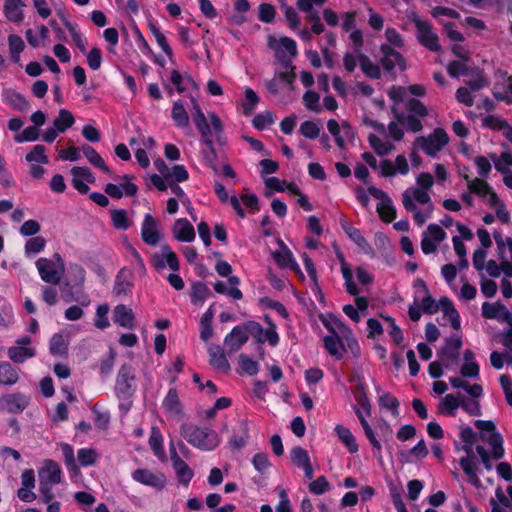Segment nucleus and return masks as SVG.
<instances>
[{
	"label": "nucleus",
	"instance_id": "obj_40",
	"mask_svg": "<svg viewBox=\"0 0 512 512\" xmlns=\"http://www.w3.org/2000/svg\"><path fill=\"white\" fill-rule=\"evenodd\" d=\"M341 271L343 278L345 280V287L347 292L352 296H357L359 293V289L353 281L352 270L349 265L344 261V258H341Z\"/></svg>",
	"mask_w": 512,
	"mask_h": 512
},
{
	"label": "nucleus",
	"instance_id": "obj_2",
	"mask_svg": "<svg viewBox=\"0 0 512 512\" xmlns=\"http://www.w3.org/2000/svg\"><path fill=\"white\" fill-rule=\"evenodd\" d=\"M460 437L465 443H467V445L463 447L464 451L467 453V456L462 457L459 461V464L463 471L465 472V474L467 475L468 481L472 485L478 487L480 486L481 481L477 474L478 468L471 447V444L475 441V432L472 430L471 427L463 426L460 429Z\"/></svg>",
	"mask_w": 512,
	"mask_h": 512
},
{
	"label": "nucleus",
	"instance_id": "obj_18",
	"mask_svg": "<svg viewBox=\"0 0 512 512\" xmlns=\"http://www.w3.org/2000/svg\"><path fill=\"white\" fill-rule=\"evenodd\" d=\"M174 237L181 242H191L195 239V230L185 218L177 219L172 229Z\"/></svg>",
	"mask_w": 512,
	"mask_h": 512
},
{
	"label": "nucleus",
	"instance_id": "obj_42",
	"mask_svg": "<svg viewBox=\"0 0 512 512\" xmlns=\"http://www.w3.org/2000/svg\"><path fill=\"white\" fill-rule=\"evenodd\" d=\"M396 119L411 132L416 133L421 131L423 128L421 121L413 114L404 115L396 113Z\"/></svg>",
	"mask_w": 512,
	"mask_h": 512
},
{
	"label": "nucleus",
	"instance_id": "obj_45",
	"mask_svg": "<svg viewBox=\"0 0 512 512\" xmlns=\"http://www.w3.org/2000/svg\"><path fill=\"white\" fill-rule=\"evenodd\" d=\"M467 181L468 188L470 192L477 194L478 196L484 197L488 195L491 188L488 183L482 179H474L471 180L467 175L464 176Z\"/></svg>",
	"mask_w": 512,
	"mask_h": 512
},
{
	"label": "nucleus",
	"instance_id": "obj_52",
	"mask_svg": "<svg viewBox=\"0 0 512 512\" xmlns=\"http://www.w3.org/2000/svg\"><path fill=\"white\" fill-rule=\"evenodd\" d=\"M46 241L42 236H35L30 238L25 244V254L31 255L42 251L45 247Z\"/></svg>",
	"mask_w": 512,
	"mask_h": 512
},
{
	"label": "nucleus",
	"instance_id": "obj_46",
	"mask_svg": "<svg viewBox=\"0 0 512 512\" xmlns=\"http://www.w3.org/2000/svg\"><path fill=\"white\" fill-rule=\"evenodd\" d=\"M61 298L66 303H70V302L76 301V302H79L82 306H87L90 303V301H89L87 296L80 297V296L74 295V293L72 292V286L68 282H66L61 287Z\"/></svg>",
	"mask_w": 512,
	"mask_h": 512
},
{
	"label": "nucleus",
	"instance_id": "obj_4",
	"mask_svg": "<svg viewBox=\"0 0 512 512\" xmlns=\"http://www.w3.org/2000/svg\"><path fill=\"white\" fill-rule=\"evenodd\" d=\"M411 20L416 27V37L419 43L432 52H439L441 50L439 37L434 32L431 23L421 19L416 14L412 15Z\"/></svg>",
	"mask_w": 512,
	"mask_h": 512
},
{
	"label": "nucleus",
	"instance_id": "obj_23",
	"mask_svg": "<svg viewBox=\"0 0 512 512\" xmlns=\"http://www.w3.org/2000/svg\"><path fill=\"white\" fill-rule=\"evenodd\" d=\"M208 352L210 356V364L214 368L221 371H228L230 369V364L225 353L219 345H210Z\"/></svg>",
	"mask_w": 512,
	"mask_h": 512
},
{
	"label": "nucleus",
	"instance_id": "obj_28",
	"mask_svg": "<svg viewBox=\"0 0 512 512\" xmlns=\"http://www.w3.org/2000/svg\"><path fill=\"white\" fill-rule=\"evenodd\" d=\"M438 306L442 309L445 316L448 317L451 326L454 329L460 328V316L458 311L455 309L452 301L447 297H442L439 300Z\"/></svg>",
	"mask_w": 512,
	"mask_h": 512
},
{
	"label": "nucleus",
	"instance_id": "obj_7",
	"mask_svg": "<svg viewBox=\"0 0 512 512\" xmlns=\"http://www.w3.org/2000/svg\"><path fill=\"white\" fill-rule=\"evenodd\" d=\"M449 141V137L444 129L437 128L427 138H417V144L420 148L429 156H436L437 152L440 151Z\"/></svg>",
	"mask_w": 512,
	"mask_h": 512
},
{
	"label": "nucleus",
	"instance_id": "obj_39",
	"mask_svg": "<svg viewBox=\"0 0 512 512\" xmlns=\"http://www.w3.org/2000/svg\"><path fill=\"white\" fill-rule=\"evenodd\" d=\"M239 435H233L230 439V445L236 449H241L246 445V441L249 437V427L245 420L239 422L238 425Z\"/></svg>",
	"mask_w": 512,
	"mask_h": 512
},
{
	"label": "nucleus",
	"instance_id": "obj_3",
	"mask_svg": "<svg viewBox=\"0 0 512 512\" xmlns=\"http://www.w3.org/2000/svg\"><path fill=\"white\" fill-rule=\"evenodd\" d=\"M268 46L274 50L275 58L283 69L291 68L292 59L297 55V45L293 39L281 37L277 41L275 37L269 36Z\"/></svg>",
	"mask_w": 512,
	"mask_h": 512
},
{
	"label": "nucleus",
	"instance_id": "obj_24",
	"mask_svg": "<svg viewBox=\"0 0 512 512\" xmlns=\"http://www.w3.org/2000/svg\"><path fill=\"white\" fill-rule=\"evenodd\" d=\"M343 337L325 336L324 347L328 353L335 357L337 360L343 358V354L346 351L345 345L342 340Z\"/></svg>",
	"mask_w": 512,
	"mask_h": 512
},
{
	"label": "nucleus",
	"instance_id": "obj_38",
	"mask_svg": "<svg viewBox=\"0 0 512 512\" xmlns=\"http://www.w3.org/2000/svg\"><path fill=\"white\" fill-rule=\"evenodd\" d=\"M370 146L375 150L379 156H386L395 149V146L390 142L382 141L377 135L370 134L368 137Z\"/></svg>",
	"mask_w": 512,
	"mask_h": 512
},
{
	"label": "nucleus",
	"instance_id": "obj_47",
	"mask_svg": "<svg viewBox=\"0 0 512 512\" xmlns=\"http://www.w3.org/2000/svg\"><path fill=\"white\" fill-rule=\"evenodd\" d=\"M354 397L361 408L366 412L367 415L371 414V404L368 399V396L365 392V388L363 383H359L354 390Z\"/></svg>",
	"mask_w": 512,
	"mask_h": 512
},
{
	"label": "nucleus",
	"instance_id": "obj_13",
	"mask_svg": "<svg viewBox=\"0 0 512 512\" xmlns=\"http://www.w3.org/2000/svg\"><path fill=\"white\" fill-rule=\"evenodd\" d=\"M132 478L144 485L151 486L156 489H163L166 485V477L163 473H154L147 469H137L132 473Z\"/></svg>",
	"mask_w": 512,
	"mask_h": 512
},
{
	"label": "nucleus",
	"instance_id": "obj_5",
	"mask_svg": "<svg viewBox=\"0 0 512 512\" xmlns=\"http://www.w3.org/2000/svg\"><path fill=\"white\" fill-rule=\"evenodd\" d=\"M115 391L120 399H128L135 393V373L130 365L121 366L116 379Z\"/></svg>",
	"mask_w": 512,
	"mask_h": 512
},
{
	"label": "nucleus",
	"instance_id": "obj_16",
	"mask_svg": "<svg viewBox=\"0 0 512 512\" xmlns=\"http://www.w3.org/2000/svg\"><path fill=\"white\" fill-rule=\"evenodd\" d=\"M282 250H276L272 253L274 260L281 268H290L297 274L302 275L301 269L294 259L292 252L287 248V246L279 241Z\"/></svg>",
	"mask_w": 512,
	"mask_h": 512
},
{
	"label": "nucleus",
	"instance_id": "obj_33",
	"mask_svg": "<svg viewBox=\"0 0 512 512\" xmlns=\"http://www.w3.org/2000/svg\"><path fill=\"white\" fill-rule=\"evenodd\" d=\"M49 349L52 355L65 357L68 352V341L64 335L56 333L51 337Z\"/></svg>",
	"mask_w": 512,
	"mask_h": 512
},
{
	"label": "nucleus",
	"instance_id": "obj_12",
	"mask_svg": "<svg viewBox=\"0 0 512 512\" xmlns=\"http://www.w3.org/2000/svg\"><path fill=\"white\" fill-rule=\"evenodd\" d=\"M481 311L486 319H497L508 325L512 324V313L501 302H484Z\"/></svg>",
	"mask_w": 512,
	"mask_h": 512
},
{
	"label": "nucleus",
	"instance_id": "obj_60",
	"mask_svg": "<svg viewBox=\"0 0 512 512\" xmlns=\"http://www.w3.org/2000/svg\"><path fill=\"white\" fill-rule=\"evenodd\" d=\"M330 489V484L325 476H320L309 484V491L321 495Z\"/></svg>",
	"mask_w": 512,
	"mask_h": 512
},
{
	"label": "nucleus",
	"instance_id": "obj_49",
	"mask_svg": "<svg viewBox=\"0 0 512 512\" xmlns=\"http://www.w3.org/2000/svg\"><path fill=\"white\" fill-rule=\"evenodd\" d=\"M320 126L313 121H304L300 125L299 132L308 139H316L320 136Z\"/></svg>",
	"mask_w": 512,
	"mask_h": 512
},
{
	"label": "nucleus",
	"instance_id": "obj_61",
	"mask_svg": "<svg viewBox=\"0 0 512 512\" xmlns=\"http://www.w3.org/2000/svg\"><path fill=\"white\" fill-rule=\"evenodd\" d=\"M162 251L164 252L166 265H168L171 270L178 271L180 269V262L177 254L173 252L168 245H163Z\"/></svg>",
	"mask_w": 512,
	"mask_h": 512
},
{
	"label": "nucleus",
	"instance_id": "obj_30",
	"mask_svg": "<svg viewBox=\"0 0 512 512\" xmlns=\"http://www.w3.org/2000/svg\"><path fill=\"white\" fill-rule=\"evenodd\" d=\"M83 154L88 159V161L95 167L101 169L104 173L112 176V172L109 167L105 164L103 158L98 154V152L90 145H83L81 148Z\"/></svg>",
	"mask_w": 512,
	"mask_h": 512
},
{
	"label": "nucleus",
	"instance_id": "obj_63",
	"mask_svg": "<svg viewBox=\"0 0 512 512\" xmlns=\"http://www.w3.org/2000/svg\"><path fill=\"white\" fill-rule=\"evenodd\" d=\"M379 404L381 407L391 410L393 414H398L399 401L390 393L381 395Z\"/></svg>",
	"mask_w": 512,
	"mask_h": 512
},
{
	"label": "nucleus",
	"instance_id": "obj_34",
	"mask_svg": "<svg viewBox=\"0 0 512 512\" xmlns=\"http://www.w3.org/2000/svg\"><path fill=\"white\" fill-rule=\"evenodd\" d=\"M461 396L456 397L453 394H447L439 404V412L450 416L456 415V410L460 407Z\"/></svg>",
	"mask_w": 512,
	"mask_h": 512
},
{
	"label": "nucleus",
	"instance_id": "obj_25",
	"mask_svg": "<svg viewBox=\"0 0 512 512\" xmlns=\"http://www.w3.org/2000/svg\"><path fill=\"white\" fill-rule=\"evenodd\" d=\"M334 431L338 439L346 446L350 453H356L358 451L356 439L347 427L337 424Z\"/></svg>",
	"mask_w": 512,
	"mask_h": 512
},
{
	"label": "nucleus",
	"instance_id": "obj_31",
	"mask_svg": "<svg viewBox=\"0 0 512 512\" xmlns=\"http://www.w3.org/2000/svg\"><path fill=\"white\" fill-rule=\"evenodd\" d=\"M8 357L14 363H23L26 359L36 355V350L32 347L12 346L8 348Z\"/></svg>",
	"mask_w": 512,
	"mask_h": 512
},
{
	"label": "nucleus",
	"instance_id": "obj_53",
	"mask_svg": "<svg viewBox=\"0 0 512 512\" xmlns=\"http://www.w3.org/2000/svg\"><path fill=\"white\" fill-rule=\"evenodd\" d=\"M46 148L43 145H35L30 153L26 155L28 162H38L41 164H47L49 162L48 157L45 155Z\"/></svg>",
	"mask_w": 512,
	"mask_h": 512
},
{
	"label": "nucleus",
	"instance_id": "obj_59",
	"mask_svg": "<svg viewBox=\"0 0 512 512\" xmlns=\"http://www.w3.org/2000/svg\"><path fill=\"white\" fill-rule=\"evenodd\" d=\"M189 178L188 171L184 167V165H175L167 175H165V179L168 181L170 179H174L176 182H183Z\"/></svg>",
	"mask_w": 512,
	"mask_h": 512
},
{
	"label": "nucleus",
	"instance_id": "obj_26",
	"mask_svg": "<svg viewBox=\"0 0 512 512\" xmlns=\"http://www.w3.org/2000/svg\"><path fill=\"white\" fill-rule=\"evenodd\" d=\"M163 407L171 415L179 416L182 414V404L175 388L169 389L163 400Z\"/></svg>",
	"mask_w": 512,
	"mask_h": 512
},
{
	"label": "nucleus",
	"instance_id": "obj_32",
	"mask_svg": "<svg viewBox=\"0 0 512 512\" xmlns=\"http://www.w3.org/2000/svg\"><path fill=\"white\" fill-rule=\"evenodd\" d=\"M358 61L362 72L367 77L372 79H379L381 77L380 67L373 63L366 54L359 53Z\"/></svg>",
	"mask_w": 512,
	"mask_h": 512
},
{
	"label": "nucleus",
	"instance_id": "obj_51",
	"mask_svg": "<svg viewBox=\"0 0 512 512\" xmlns=\"http://www.w3.org/2000/svg\"><path fill=\"white\" fill-rule=\"evenodd\" d=\"M202 155L205 163L214 171L215 174H218L219 170L216 165L217 154L213 143L205 145V148L202 149Z\"/></svg>",
	"mask_w": 512,
	"mask_h": 512
},
{
	"label": "nucleus",
	"instance_id": "obj_35",
	"mask_svg": "<svg viewBox=\"0 0 512 512\" xmlns=\"http://www.w3.org/2000/svg\"><path fill=\"white\" fill-rule=\"evenodd\" d=\"M341 227L349 236V238L360 248L365 249L368 246L367 240L362 236L359 229L355 228L350 222L345 219L341 220Z\"/></svg>",
	"mask_w": 512,
	"mask_h": 512
},
{
	"label": "nucleus",
	"instance_id": "obj_29",
	"mask_svg": "<svg viewBox=\"0 0 512 512\" xmlns=\"http://www.w3.org/2000/svg\"><path fill=\"white\" fill-rule=\"evenodd\" d=\"M5 407L10 413H20L28 406V398L23 394L8 395L4 399Z\"/></svg>",
	"mask_w": 512,
	"mask_h": 512
},
{
	"label": "nucleus",
	"instance_id": "obj_55",
	"mask_svg": "<svg viewBox=\"0 0 512 512\" xmlns=\"http://www.w3.org/2000/svg\"><path fill=\"white\" fill-rule=\"evenodd\" d=\"M320 95L314 91H307L303 95V101L306 108L313 112H320L321 106L319 105Z\"/></svg>",
	"mask_w": 512,
	"mask_h": 512
},
{
	"label": "nucleus",
	"instance_id": "obj_37",
	"mask_svg": "<svg viewBox=\"0 0 512 512\" xmlns=\"http://www.w3.org/2000/svg\"><path fill=\"white\" fill-rule=\"evenodd\" d=\"M75 120L72 113L66 109H61L58 116L54 119L53 125L58 132H65L67 129L73 126Z\"/></svg>",
	"mask_w": 512,
	"mask_h": 512
},
{
	"label": "nucleus",
	"instance_id": "obj_62",
	"mask_svg": "<svg viewBox=\"0 0 512 512\" xmlns=\"http://www.w3.org/2000/svg\"><path fill=\"white\" fill-rule=\"evenodd\" d=\"M275 8L271 4L262 3L259 5L258 17L264 23H271L275 18Z\"/></svg>",
	"mask_w": 512,
	"mask_h": 512
},
{
	"label": "nucleus",
	"instance_id": "obj_9",
	"mask_svg": "<svg viewBox=\"0 0 512 512\" xmlns=\"http://www.w3.org/2000/svg\"><path fill=\"white\" fill-rule=\"evenodd\" d=\"M170 459L172 462L173 469L176 473L177 479L179 483L184 486H188L192 478L194 477L193 470L188 466V464L178 455L176 448L171 445L170 449Z\"/></svg>",
	"mask_w": 512,
	"mask_h": 512
},
{
	"label": "nucleus",
	"instance_id": "obj_27",
	"mask_svg": "<svg viewBox=\"0 0 512 512\" xmlns=\"http://www.w3.org/2000/svg\"><path fill=\"white\" fill-rule=\"evenodd\" d=\"M19 379V369L9 362H0V385H14Z\"/></svg>",
	"mask_w": 512,
	"mask_h": 512
},
{
	"label": "nucleus",
	"instance_id": "obj_64",
	"mask_svg": "<svg viewBox=\"0 0 512 512\" xmlns=\"http://www.w3.org/2000/svg\"><path fill=\"white\" fill-rule=\"evenodd\" d=\"M407 109L415 116L426 117L428 110L425 105L418 99L411 98L407 103Z\"/></svg>",
	"mask_w": 512,
	"mask_h": 512
},
{
	"label": "nucleus",
	"instance_id": "obj_19",
	"mask_svg": "<svg viewBox=\"0 0 512 512\" xmlns=\"http://www.w3.org/2000/svg\"><path fill=\"white\" fill-rule=\"evenodd\" d=\"M248 334L243 326H235L225 337L224 343L231 351H238L248 340Z\"/></svg>",
	"mask_w": 512,
	"mask_h": 512
},
{
	"label": "nucleus",
	"instance_id": "obj_17",
	"mask_svg": "<svg viewBox=\"0 0 512 512\" xmlns=\"http://www.w3.org/2000/svg\"><path fill=\"white\" fill-rule=\"evenodd\" d=\"M290 457H291L292 462L296 466H298L304 470L306 478H308V479L313 478L314 470H313L312 464L310 462V457L308 455V452L304 448H302L300 446H296V447L292 448V450L290 452Z\"/></svg>",
	"mask_w": 512,
	"mask_h": 512
},
{
	"label": "nucleus",
	"instance_id": "obj_41",
	"mask_svg": "<svg viewBox=\"0 0 512 512\" xmlns=\"http://www.w3.org/2000/svg\"><path fill=\"white\" fill-rule=\"evenodd\" d=\"M341 271L343 278L345 280V287L347 292L352 296H357L359 293V289L353 281L352 270L349 265L344 261V258H341Z\"/></svg>",
	"mask_w": 512,
	"mask_h": 512
},
{
	"label": "nucleus",
	"instance_id": "obj_6",
	"mask_svg": "<svg viewBox=\"0 0 512 512\" xmlns=\"http://www.w3.org/2000/svg\"><path fill=\"white\" fill-rule=\"evenodd\" d=\"M326 329L332 334L331 336L343 337L347 340V345L354 356L358 357L360 354V347L357 341L351 337V330L336 317L330 316L329 319L323 320Z\"/></svg>",
	"mask_w": 512,
	"mask_h": 512
},
{
	"label": "nucleus",
	"instance_id": "obj_10",
	"mask_svg": "<svg viewBox=\"0 0 512 512\" xmlns=\"http://www.w3.org/2000/svg\"><path fill=\"white\" fill-rule=\"evenodd\" d=\"M380 51L382 53L380 62L386 71L391 72L395 67H398L401 71L406 69L404 57L390 45L382 44Z\"/></svg>",
	"mask_w": 512,
	"mask_h": 512
},
{
	"label": "nucleus",
	"instance_id": "obj_50",
	"mask_svg": "<svg viewBox=\"0 0 512 512\" xmlns=\"http://www.w3.org/2000/svg\"><path fill=\"white\" fill-rule=\"evenodd\" d=\"M113 225L116 229L126 230L130 226L127 213L122 209H115L111 212Z\"/></svg>",
	"mask_w": 512,
	"mask_h": 512
},
{
	"label": "nucleus",
	"instance_id": "obj_44",
	"mask_svg": "<svg viewBox=\"0 0 512 512\" xmlns=\"http://www.w3.org/2000/svg\"><path fill=\"white\" fill-rule=\"evenodd\" d=\"M377 212L385 222H392L396 218V209L390 197L377 205Z\"/></svg>",
	"mask_w": 512,
	"mask_h": 512
},
{
	"label": "nucleus",
	"instance_id": "obj_57",
	"mask_svg": "<svg viewBox=\"0 0 512 512\" xmlns=\"http://www.w3.org/2000/svg\"><path fill=\"white\" fill-rule=\"evenodd\" d=\"M108 312L109 306L107 304H102L97 307L96 319L94 323L97 328L105 329L110 325L107 317Z\"/></svg>",
	"mask_w": 512,
	"mask_h": 512
},
{
	"label": "nucleus",
	"instance_id": "obj_36",
	"mask_svg": "<svg viewBox=\"0 0 512 512\" xmlns=\"http://www.w3.org/2000/svg\"><path fill=\"white\" fill-rule=\"evenodd\" d=\"M171 117L177 127L186 128L189 126V116L181 102L177 101L174 103Z\"/></svg>",
	"mask_w": 512,
	"mask_h": 512
},
{
	"label": "nucleus",
	"instance_id": "obj_15",
	"mask_svg": "<svg viewBox=\"0 0 512 512\" xmlns=\"http://www.w3.org/2000/svg\"><path fill=\"white\" fill-rule=\"evenodd\" d=\"M141 235L143 241L151 246L157 245L160 240V232L158 230V224L156 219L146 214L142 223Z\"/></svg>",
	"mask_w": 512,
	"mask_h": 512
},
{
	"label": "nucleus",
	"instance_id": "obj_43",
	"mask_svg": "<svg viewBox=\"0 0 512 512\" xmlns=\"http://www.w3.org/2000/svg\"><path fill=\"white\" fill-rule=\"evenodd\" d=\"M8 44L12 61L18 63L20 60V53L25 48L24 41L20 36L12 34L8 37Z\"/></svg>",
	"mask_w": 512,
	"mask_h": 512
},
{
	"label": "nucleus",
	"instance_id": "obj_20",
	"mask_svg": "<svg viewBox=\"0 0 512 512\" xmlns=\"http://www.w3.org/2000/svg\"><path fill=\"white\" fill-rule=\"evenodd\" d=\"M113 320L116 324L126 329L134 328L135 316L131 308L124 304H119L114 308Z\"/></svg>",
	"mask_w": 512,
	"mask_h": 512
},
{
	"label": "nucleus",
	"instance_id": "obj_14",
	"mask_svg": "<svg viewBox=\"0 0 512 512\" xmlns=\"http://www.w3.org/2000/svg\"><path fill=\"white\" fill-rule=\"evenodd\" d=\"M133 274L130 270L122 268L115 277L113 293L116 297H127L133 288Z\"/></svg>",
	"mask_w": 512,
	"mask_h": 512
},
{
	"label": "nucleus",
	"instance_id": "obj_48",
	"mask_svg": "<svg viewBox=\"0 0 512 512\" xmlns=\"http://www.w3.org/2000/svg\"><path fill=\"white\" fill-rule=\"evenodd\" d=\"M210 294L211 291L205 283L197 282L193 284L191 298L194 303L203 302Z\"/></svg>",
	"mask_w": 512,
	"mask_h": 512
},
{
	"label": "nucleus",
	"instance_id": "obj_54",
	"mask_svg": "<svg viewBox=\"0 0 512 512\" xmlns=\"http://www.w3.org/2000/svg\"><path fill=\"white\" fill-rule=\"evenodd\" d=\"M77 458L82 466H90L95 463L97 452L92 448H82L78 450Z\"/></svg>",
	"mask_w": 512,
	"mask_h": 512
},
{
	"label": "nucleus",
	"instance_id": "obj_1",
	"mask_svg": "<svg viewBox=\"0 0 512 512\" xmlns=\"http://www.w3.org/2000/svg\"><path fill=\"white\" fill-rule=\"evenodd\" d=\"M180 434L190 445L203 451L214 450L220 444V438L214 430L193 423H183Z\"/></svg>",
	"mask_w": 512,
	"mask_h": 512
},
{
	"label": "nucleus",
	"instance_id": "obj_8",
	"mask_svg": "<svg viewBox=\"0 0 512 512\" xmlns=\"http://www.w3.org/2000/svg\"><path fill=\"white\" fill-rule=\"evenodd\" d=\"M462 346L461 338H448L444 346L438 351V356L446 368L458 363L459 350Z\"/></svg>",
	"mask_w": 512,
	"mask_h": 512
},
{
	"label": "nucleus",
	"instance_id": "obj_22",
	"mask_svg": "<svg viewBox=\"0 0 512 512\" xmlns=\"http://www.w3.org/2000/svg\"><path fill=\"white\" fill-rule=\"evenodd\" d=\"M23 7H25V4L22 0H5L4 14L9 21L19 23L24 17Z\"/></svg>",
	"mask_w": 512,
	"mask_h": 512
},
{
	"label": "nucleus",
	"instance_id": "obj_58",
	"mask_svg": "<svg viewBox=\"0 0 512 512\" xmlns=\"http://www.w3.org/2000/svg\"><path fill=\"white\" fill-rule=\"evenodd\" d=\"M192 104L194 109L193 122L195 123V126L198 130L207 129L209 124L198 102L195 99H192Z\"/></svg>",
	"mask_w": 512,
	"mask_h": 512
},
{
	"label": "nucleus",
	"instance_id": "obj_56",
	"mask_svg": "<svg viewBox=\"0 0 512 512\" xmlns=\"http://www.w3.org/2000/svg\"><path fill=\"white\" fill-rule=\"evenodd\" d=\"M239 364L242 371L250 376L256 375L259 370L258 363L244 354L239 356Z\"/></svg>",
	"mask_w": 512,
	"mask_h": 512
},
{
	"label": "nucleus",
	"instance_id": "obj_11",
	"mask_svg": "<svg viewBox=\"0 0 512 512\" xmlns=\"http://www.w3.org/2000/svg\"><path fill=\"white\" fill-rule=\"evenodd\" d=\"M36 267L44 282L52 285H58L60 283L62 270H59L52 260L39 258L36 261Z\"/></svg>",
	"mask_w": 512,
	"mask_h": 512
},
{
	"label": "nucleus",
	"instance_id": "obj_21",
	"mask_svg": "<svg viewBox=\"0 0 512 512\" xmlns=\"http://www.w3.org/2000/svg\"><path fill=\"white\" fill-rule=\"evenodd\" d=\"M40 481L49 484H58L61 481V470L59 465L53 461L48 460L44 468L39 472Z\"/></svg>",
	"mask_w": 512,
	"mask_h": 512
}]
</instances>
